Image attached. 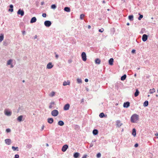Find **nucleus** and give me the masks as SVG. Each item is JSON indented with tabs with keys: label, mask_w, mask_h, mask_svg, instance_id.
<instances>
[{
	"label": "nucleus",
	"mask_w": 158,
	"mask_h": 158,
	"mask_svg": "<svg viewBox=\"0 0 158 158\" xmlns=\"http://www.w3.org/2000/svg\"><path fill=\"white\" fill-rule=\"evenodd\" d=\"M139 115L136 114H133L131 117V121L132 123H135L138 120Z\"/></svg>",
	"instance_id": "f257e3e1"
},
{
	"label": "nucleus",
	"mask_w": 158,
	"mask_h": 158,
	"mask_svg": "<svg viewBox=\"0 0 158 158\" xmlns=\"http://www.w3.org/2000/svg\"><path fill=\"white\" fill-rule=\"evenodd\" d=\"M58 114V111L56 110H53L51 112L52 115L54 117L57 116Z\"/></svg>",
	"instance_id": "f03ea898"
},
{
	"label": "nucleus",
	"mask_w": 158,
	"mask_h": 158,
	"mask_svg": "<svg viewBox=\"0 0 158 158\" xmlns=\"http://www.w3.org/2000/svg\"><path fill=\"white\" fill-rule=\"evenodd\" d=\"M81 58L82 60L84 61H86L87 60L86 55L85 53L83 52L81 54Z\"/></svg>",
	"instance_id": "7ed1b4c3"
},
{
	"label": "nucleus",
	"mask_w": 158,
	"mask_h": 158,
	"mask_svg": "<svg viewBox=\"0 0 158 158\" xmlns=\"http://www.w3.org/2000/svg\"><path fill=\"white\" fill-rule=\"evenodd\" d=\"M51 24L52 23L50 21L46 20L44 22V24L45 26L47 27H49L51 25Z\"/></svg>",
	"instance_id": "20e7f679"
},
{
	"label": "nucleus",
	"mask_w": 158,
	"mask_h": 158,
	"mask_svg": "<svg viewBox=\"0 0 158 158\" xmlns=\"http://www.w3.org/2000/svg\"><path fill=\"white\" fill-rule=\"evenodd\" d=\"M24 12L23 10L19 9L17 11V14L20 15L21 16H23L24 15Z\"/></svg>",
	"instance_id": "39448f33"
},
{
	"label": "nucleus",
	"mask_w": 158,
	"mask_h": 158,
	"mask_svg": "<svg viewBox=\"0 0 158 158\" xmlns=\"http://www.w3.org/2000/svg\"><path fill=\"white\" fill-rule=\"evenodd\" d=\"M116 126L117 127H120L122 125L123 123H121V121L119 120H117L116 121Z\"/></svg>",
	"instance_id": "423d86ee"
},
{
	"label": "nucleus",
	"mask_w": 158,
	"mask_h": 158,
	"mask_svg": "<svg viewBox=\"0 0 158 158\" xmlns=\"http://www.w3.org/2000/svg\"><path fill=\"white\" fill-rule=\"evenodd\" d=\"M68 148V146L67 144H65L63 146L61 150L63 152H65Z\"/></svg>",
	"instance_id": "0eeeda50"
},
{
	"label": "nucleus",
	"mask_w": 158,
	"mask_h": 158,
	"mask_svg": "<svg viewBox=\"0 0 158 158\" xmlns=\"http://www.w3.org/2000/svg\"><path fill=\"white\" fill-rule=\"evenodd\" d=\"M70 107V105L67 103L65 104L64 107V110H68L69 109Z\"/></svg>",
	"instance_id": "6e6552de"
},
{
	"label": "nucleus",
	"mask_w": 158,
	"mask_h": 158,
	"mask_svg": "<svg viewBox=\"0 0 158 158\" xmlns=\"http://www.w3.org/2000/svg\"><path fill=\"white\" fill-rule=\"evenodd\" d=\"M148 35L146 34H143L142 36V39L143 42L146 41L148 39Z\"/></svg>",
	"instance_id": "1a4fd4ad"
},
{
	"label": "nucleus",
	"mask_w": 158,
	"mask_h": 158,
	"mask_svg": "<svg viewBox=\"0 0 158 158\" xmlns=\"http://www.w3.org/2000/svg\"><path fill=\"white\" fill-rule=\"evenodd\" d=\"M53 66V65L52 64L51 62L49 63L47 65V68L48 69H51Z\"/></svg>",
	"instance_id": "9d476101"
},
{
	"label": "nucleus",
	"mask_w": 158,
	"mask_h": 158,
	"mask_svg": "<svg viewBox=\"0 0 158 158\" xmlns=\"http://www.w3.org/2000/svg\"><path fill=\"white\" fill-rule=\"evenodd\" d=\"M130 104L129 102H126L124 103L123 106L124 107L127 108L130 106Z\"/></svg>",
	"instance_id": "9b49d317"
},
{
	"label": "nucleus",
	"mask_w": 158,
	"mask_h": 158,
	"mask_svg": "<svg viewBox=\"0 0 158 158\" xmlns=\"http://www.w3.org/2000/svg\"><path fill=\"white\" fill-rule=\"evenodd\" d=\"M80 153L77 152H76L73 154V156L74 158H78L80 156Z\"/></svg>",
	"instance_id": "f8f14e48"
},
{
	"label": "nucleus",
	"mask_w": 158,
	"mask_h": 158,
	"mask_svg": "<svg viewBox=\"0 0 158 158\" xmlns=\"http://www.w3.org/2000/svg\"><path fill=\"white\" fill-rule=\"evenodd\" d=\"M11 142V140L10 139H6L5 140V143L8 145H10Z\"/></svg>",
	"instance_id": "ddd939ff"
},
{
	"label": "nucleus",
	"mask_w": 158,
	"mask_h": 158,
	"mask_svg": "<svg viewBox=\"0 0 158 158\" xmlns=\"http://www.w3.org/2000/svg\"><path fill=\"white\" fill-rule=\"evenodd\" d=\"M36 20H37V19H36V17H32L31 19L30 22L31 23H34L36 22Z\"/></svg>",
	"instance_id": "4468645a"
},
{
	"label": "nucleus",
	"mask_w": 158,
	"mask_h": 158,
	"mask_svg": "<svg viewBox=\"0 0 158 158\" xmlns=\"http://www.w3.org/2000/svg\"><path fill=\"white\" fill-rule=\"evenodd\" d=\"M47 120L48 123L50 124L52 123L54 121L52 118H48Z\"/></svg>",
	"instance_id": "2eb2a0df"
},
{
	"label": "nucleus",
	"mask_w": 158,
	"mask_h": 158,
	"mask_svg": "<svg viewBox=\"0 0 158 158\" xmlns=\"http://www.w3.org/2000/svg\"><path fill=\"white\" fill-rule=\"evenodd\" d=\"M70 82L68 80L67 81H64L63 83V85L64 86H66L67 85H69Z\"/></svg>",
	"instance_id": "dca6fc26"
},
{
	"label": "nucleus",
	"mask_w": 158,
	"mask_h": 158,
	"mask_svg": "<svg viewBox=\"0 0 158 158\" xmlns=\"http://www.w3.org/2000/svg\"><path fill=\"white\" fill-rule=\"evenodd\" d=\"M99 116L101 118H102L103 117H107V115H105L103 113H101L99 115Z\"/></svg>",
	"instance_id": "f3484780"
},
{
	"label": "nucleus",
	"mask_w": 158,
	"mask_h": 158,
	"mask_svg": "<svg viewBox=\"0 0 158 158\" xmlns=\"http://www.w3.org/2000/svg\"><path fill=\"white\" fill-rule=\"evenodd\" d=\"M23 117V115H20L17 118V120L19 122H21L22 121V118Z\"/></svg>",
	"instance_id": "a211bd4d"
},
{
	"label": "nucleus",
	"mask_w": 158,
	"mask_h": 158,
	"mask_svg": "<svg viewBox=\"0 0 158 158\" xmlns=\"http://www.w3.org/2000/svg\"><path fill=\"white\" fill-rule=\"evenodd\" d=\"M114 59L113 58H111L109 59V65H113Z\"/></svg>",
	"instance_id": "6ab92c4d"
},
{
	"label": "nucleus",
	"mask_w": 158,
	"mask_h": 158,
	"mask_svg": "<svg viewBox=\"0 0 158 158\" xmlns=\"http://www.w3.org/2000/svg\"><path fill=\"white\" fill-rule=\"evenodd\" d=\"M10 8L9 9L8 11H10L11 12H12L13 11V6L12 4H10Z\"/></svg>",
	"instance_id": "aec40b11"
},
{
	"label": "nucleus",
	"mask_w": 158,
	"mask_h": 158,
	"mask_svg": "<svg viewBox=\"0 0 158 158\" xmlns=\"http://www.w3.org/2000/svg\"><path fill=\"white\" fill-rule=\"evenodd\" d=\"M58 124L60 126H62L64 125V122L61 120H60L58 121Z\"/></svg>",
	"instance_id": "412c9836"
},
{
	"label": "nucleus",
	"mask_w": 158,
	"mask_h": 158,
	"mask_svg": "<svg viewBox=\"0 0 158 158\" xmlns=\"http://www.w3.org/2000/svg\"><path fill=\"white\" fill-rule=\"evenodd\" d=\"M101 62V60L97 58L95 60V63L96 64H100Z\"/></svg>",
	"instance_id": "4be33fe9"
},
{
	"label": "nucleus",
	"mask_w": 158,
	"mask_h": 158,
	"mask_svg": "<svg viewBox=\"0 0 158 158\" xmlns=\"http://www.w3.org/2000/svg\"><path fill=\"white\" fill-rule=\"evenodd\" d=\"M55 105V102H51L50 104V105L49 106V108L50 109H51L53 106Z\"/></svg>",
	"instance_id": "5701e85b"
},
{
	"label": "nucleus",
	"mask_w": 158,
	"mask_h": 158,
	"mask_svg": "<svg viewBox=\"0 0 158 158\" xmlns=\"http://www.w3.org/2000/svg\"><path fill=\"white\" fill-rule=\"evenodd\" d=\"M64 10L65 11L67 12H69L70 11V8L68 7H65Z\"/></svg>",
	"instance_id": "b1692460"
},
{
	"label": "nucleus",
	"mask_w": 158,
	"mask_h": 158,
	"mask_svg": "<svg viewBox=\"0 0 158 158\" xmlns=\"http://www.w3.org/2000/svg\"><path fill=\"white\" fill-rule=\"evenodd\" d=\"M98 130L97 129H94L93 131V133L94 135H96L98 134Z\"/></svg>",
	"instance_id": "393cba45"
},
{
	"label": "nucleus",
	"mask_w": 158,
	"mask_h": 158,
	"mask_svg": "<svg viewBox=\"0 0 158 158\" xmlns=\"http://www.w3.org/2000/svg\"><path fill=\"white\" fill-rule=\"evenodd\" d=\"M139 94V90H138V89H136V91L134 94V96L135 97H137V96H138Z\"/></svg>",
	"instance_id": "a878e982"
},
{
	"label": "nucleus",
	"mask_w": 158,
	"mask_h": 158,
	"mask_svg": "<svg viewBox=\"0 0 158 158\" xmlns=\"http://www.w3.org/2000/svg\"><path fill=\"white\" fill-rule=\"evenodd\" d=\"M5 114L6 115L8 116H10L11 114V113L10 111H6Z\"/></svg>",
	"instance_id": "bb28decb"
},
{
	"label": "nucleus",
	"mask_w": 158,
	"mask_h": 158,
	"mask_svg": "<svg viewBox=\"0 0 158 158\" xmlns=\"http://www.w3.org/2000/svg\"><path fill=\"white\" fill-rule=\"evenodd\" d=\"M132 135L134 136H135L136 135V130L134 128L132 130Z\"/></svg>",
	"instance_id": "cd10ccee"
},
{
	"label": "nucleus",
	"mask_w": 158,
	"mask_h": 158,
	"mask_svg": "<svg viewBox=\"0 0 158 158\" xmlns=\"http://www.w3.org/2000/svg\"><path fill=\"white\" fill-rule=\"evenodd\" d=\"M12 149L14 151H19V148L18 147H15L14 146H12Z\"/></svg>",
	"instance_id": "c85d7f7f"
},
{
	"label": "nucleus",
	"mask_w": 158,
	"mask_h": 158,
	"mask_svg": "<svg viewBox=\"0 0 158 158\" xmlns=\"http://www.w3.org/2000/svg\"><path fill=\"white\" fill-rule=\"evenodd\" d=\"M128 19L130 21H133L134 19L133 15H129L128 16Z\"/></svg>",
	"instance_id": "c756f323"
},
{
	"label": "nucleus",
	"mask_w": 158,
	"mask_h": 158,
	"mask_svg": "<svg viewBox=\"0 0 158 158\" xmlns=\"http://www.w3.org/2000/svg\"><path fill=\"white\" fill-rule=\"evenodd\" d=\"M127 77V76L126 74H124L122 76L121 78V80L122 81H123L125 80L126 78Z\"/></svg>",
	"instance_id": "7c9ffc66"
},
{
	"label": "nucleus",
	"mask_w": 158,
	"mask_h": 158,
	"mask_svg": "<svg viewBox=\"0 0 158 158\" xmlns=\"http://www.w3.org/2000/svg\"><path fill=\"white\" fill-rule=\"evenodd\" d=\"M148 105V101H146L144 102L143 103V105L144 106L146 107Z\"/></svg>",
	"instance_id": "2f4dec72"
},
{
	"label": "nucleus",
	"mask_w": 158,
	"mask_h": 158,
	"mask_svg": "<svg viewBox=\"0 0 158 158\" xmlns=\"http://www.w3.org/2000/svg\"><path fill=\"white\" fill-rule=\"evenodd\" d=\"M12 61V60L11 59L7 61V65H10L11 64Z\"/></svg>",
	"instance_id": "473e14b6"
},
{
	"label": "nucleus",
	"mask_w": 158,
	"mask_h": 158,
	"mask_svg": "<svg viewBox=\"0 0 158 158\" xmlns=\"http://www.w3.org/2000/svg\"><path fill=\"white\" fill-rule=\"evenodd\" d=\"M155 89L154 88H153L152 89H150L149 92L151 94H152L155 92Z\"/></svg>",
	"instance_id": "72a5a7b5"
},
{
	"label": "nucleus",
	"mask_w": 158,
	"mask_h": 158,
	"mask_svg": "<svg viewBox=\"0 0 158 158\" xmlns=\"http://www.w3.org/2000/svg\"><path fill=\"white\" fill-rule=\"evenodd\" d=\"M4 39V36L2 35H0V42H2L3 40Z\"/></svg>",
	"instance_id": "f704fd0d"
},
{
	"label": "nucleus",
	"mask_w": 158,
	"mask_h": 158,
	"mask_svg": "<svg viewBox=\"0 0 158 158\" xmlns=\"http://www.w3.org/2000/svg\"><path fill=\"white\" fill-rule=\"evenodd\" d=\"M77 82L78 83H82V80L81 79L77 78Z\"/></svg>",
	"instance_id": "c9c22d12"
},
{
	"label": "nucleus",
	"mask_w": 158,
	"mask_h": 158,
	"mask_svg": "<svg viewBox=\"0 0 158 158\" xmlns=\"http://www.w3.org/2000/svg\"><path fill=\"white\" fill-rule=\"evenodd\" d=\"M32 147V145L30 144H28L26 146V148L29 149L31 148Z\"/></svg>",
	"instance_id": "e433bc0d"
},
{
	"label": "nucleus",
	"mask_w": 158,
	"mask_h": 158,
	"mask_svg": "<svg viewBox=\"0 0 158 158\" xmlns=\"http://www.w3.org/2000/svg\"><path fill=\"white\" fill-rule=\"evenodd\" d=\"M56 7V6L55 4H52L51 6V8L52 9H55Z\"/></svg>",
	"instance_id": "4c0bfd02"
},
{
	"label": "nucleus",
	"mask_w": 158,
	"mask_h": 158,
	"mask_svg": "<svg viewBox=\"0 0 158 158\" xmlns=\"http://www.w3.org/2000/svg\"><path fill=\"white\" fill-rule=\"evenodd\" d=\"M139 17L138 19L139 20H140L141 19L143 18V15H140V14L139 13Z\"/></svg>",
	"instance_id": "58836bf2"
},
{
	"label": "nucleus",
	"mask_w": 158,
	"mask_h": 158,
	"mask_svg": "<svg viewBox=\"0 0 158 158\" xmlns=\"http://www.w3.org/2000/svg\"><path fill=\"white\" fill-rule=\"evenodd\" d=\"M85 15L83 14H81L80 15V19L81 20L83 19V18L84 17Z\"/></svg>",
	"instance_id": "ea45409f"
},
{
	"label": "nucleus",
	"mask_w": 158,
	"mask_h": 158,
	"mask_svg": "<svg viewBox=\"0 0 158 158\" xmlns=\"http://www.w3.org/2000/svg\"><path fill=\"white\" fill-rule=\"evenodd\" d=\"M97 157L98 158H99L101 157V154H100V153H98L97 155Z\"/></svg>",
	"instance_id": "a19ab883"
},
{
	"label": "nucleus",
	"mask_w": 158,
	"mask_h": 158,
	"mask_svg": "<svg viewBox=\"0 0 158 158\" xmlns=\"http://www.w3.org/2000/svg\"><path fill=\"white\" fill-rule=\"evenodd\" d=\"M6 131L7 133L10 132L11 131V130L10 128H7L6 129Z\"/></svg>",
	"instance_id": "79ce46f5"
},
{
	"label": "nucleus",
	"mask_w": 158,
	"mask_h": 158,
	"mask_svg": "<svg viewBox=\"0 0 158 158\" xmlns=\"http://www.w3.org/2000/svg\"><path fill=\"white\" fill-rule=\"evenodd\" d=\"M98 31L99 32H102L104 31V29L103 28H102L101 29H99Z\"/></svg>",
	"instance_id": "37998d69"
},
{
	"label": "nucleus",
	"mask_w": 158,
	"mask_h": 158,
	"mask_svg": "<svg viewBox=\"0 0 158 158\" xmlns=\"http://www.w3.org/2000/svg\"><path fill=\"white\" fill-rule=\"evenodd\" d=\"M42 16L43 17H46V14L45 13H43Z\"/></svg>",
	"instance_id": "c03bdc74"
},
{
	"label": "nucleus",
	"mask_w": 158,
	"mask_h": 158,
	"mask_svg": "<svg viewBox=\"0 0 158 158\" xmlns=\"http://www.w3.org/2000/svg\"><path fill=\"white\" fill-rule=\"evenodd\" d=\"M19 156L18 154H16L15 156V157L14 158H19Z\"/></svg>",
	"instance_id": "a18cd8bd"
},
{
	"label": "nucleus",
	"mask_w": 158,
	"mask_h": 158,
	"mask_svg": "<svg viewBox=\"0 0 158 158\" xmlns=\"http://www.w3.org/2000/svg\"><path fill=\"white\" fill-rule=\"evenodd\" d=\"M55 54H56L55 57L56 59H57L59 57V56L57 54H56V52H55Z\"/></svg>",
	"instance_id": "49530a36"
},
{
	"label": "nucleus",
	"mask_w": 158,
	"mask_h": 158,
	"mask_svg": "<svg viewBox=\"0 0 158 158\" xmlns=\"http://www.w3.org/2000/svg\"><path fill=\"white\" fill-rule=\"evenodd\" d=\"M55 94V92H52V93H51V96H54Z\"/></svg>",
	"instance_id": "de8ad7c7"
},
{
	"label": "nucleus",
	"mask_w": 158,
	"mask_h": 158,
	"mask_svg": "<svg viewBox=\"0 0 158 158\" xmlns=\"http://www.w3.org/2000/svg\"><path fill=\"white\" fill-rule=\"evenodd\" d=\"M138 146V144L137 143H136L134 145V147L135 148H136Z\"/></svg>",
	"instance_id": "09e8293b"
},
{
	"label": "nucleus",
	"mask_w": 158,
	"mask_h": 158,
	"mask_svg": "<svg viewBox=\"0 0 158 158\" xmlns=\"http://www.w3.org/2000/svg\"><path fill=\"white\" fill-rule=\"evenodd\" d=\"M87 155H84L82 158H86Z\"/></svg>",
	"instance_id": "8fccbe9b"
},
{
	"label": "nucleus",
	"mask_w": 158,
	"mask_h": 158,
	"mask_svg": "<svg viewBox=\"0 0 158 158\" xmlns=\"http://www.w3.org/2000/svg\"><path fill=\"white\" fill-rule=\"evenodd\" d=\"M135 49H133L131 51L132 53H134L135 52Z\"/></svg>",
	"instance_id": "3c124183"
},
{
	"label": "nucleus",
	"mask_w": 158,
	"mask_h": 158,
	"mask_svg": "<svg viewBox=\"0 0 158 158\" xmlns=\"http://www.w3.org/2000/svg\"><path fill=\"white\" fill-rule=\"evenodd\" d=\"M44 125H43V126H42V127H41V131H42V130H44Z\"/></svg>",
	"instance_id": "603ef678"
},
{
	"label": "nucleus",
	"mask_w": 158,
	"mask_h": 158,
	"mask_svg": "<svg viewBox=\"0 0 158 158\" xmlns=\"http://www.w3.org/2000/svg\"><path fill=\"white\" fill-rule=\"evenodd\" d=\"M93 146V144L92 143H91L90 145V147H92Z\"/></svg>",
	"instance_id": "864d4df0"
},
{
	"label": "nucleus",
	"mask_w": 158,
	"mask_h": 158,
	"mask_svg": "<svg viewBox=\"0 0 158 158\" xmlns=\"http://www.w3.org/2000/svg\"><path fill=\"white\" fill-rule=\"evenodd\" d=\"M72 62V60H69L68 61V62L69 63H71Z\"/></svg>",
	"instance_id": "5fc2aeb1"
},
{
	"label": "nucleus",
	"mask_w": 158,
	"mask_h": 158,
	"mask_svg": "<svg viewBox=\"0 0 158 158\" xmlns=\"http://www.w3.org/2000/svg\"><path fill=\"white\" fill-rule=\"evenodd\" d=\"M85 82H88V79L86 78L85 79Z\"/></svg>",
	"instance_id": "6e6d98bb"
},
{
	"label": "nucleus",
	"mask_w": 158,
	"mask_h": 158,
	"mask_svg": "<svg viewBox=\"0 0 158 158\" xmlns=\"http://www.w3.org/2000/svg\"><path fill=\"white\" fill-rule=\"evenodd\" d=\"M87 28L88 29H89L91 28V26L90 25L88 26Z\"/></svg>",
	"instance_id": "4d7b16f0"
},
{
	"label": "nucleus",
	"mask_w": 158,
	"mask_h": 158,
	"mask_svg": "<svg viewBox=\"0 0 158 158\" xmlns=\"http://www.w3.org/2000/svg\"><path fill=\"white\" fill-rule=\"evenodd\" d=\"M155 135L156 136H157V138H158V133H156L155 134Z\"/></svg>",
	"instance_id": "13d9d810"
},
{
	"label": "nucleus",
	"mask_w": 158,
	"mask_h": 158,
	"mask_svg": "<svg viewBox=\"0 0 158 158\" xmlns=\"http://www.w3.org/2000/svg\"><path fill=\"white\" fill-rule=\"evenodd\" d=\"M44 4V2H43H43H41V5H43Z\"/></svg>",
	"instance_id": "bf43d9fd"
},
{
	"label": "nucleus",
	"mask_w": 158,
	"mask_h": 158,
	"mask_svg": "<svg viewBox=\"0 0 158 158\" xmlns=\"http://www.w3.org/2000/svg\"><path fill=\"white\" fill-rule=\"evenodd\" d=\"M84 101V99L83 98H82V99H81V102H83Z\"/></svg>",
	"instance_id": "052dcab7"
},
{
	"label": "nucleus",
	"mask_w": 158,
	"mask_h": 158,
	"mask_svg": "<svg viewBox=\"0 0 158 158\" xmlns=\"http://www.w3.org/2000/svg\"><path fill=\"white\" fill-rule=\"evenodd\" d=\"M25 34V31H23V34Z\"/></svg>",
	"instance_id": "680f3d73"
},
{
	"label": "nucleus",
	"mask_w": 158,
	"mask_h": 158,
	"mask_svg": "<svg viewBox=\"0 0 158 158\" xmlns=\"http://www.w3.org/2000/svg\"><path fill=\"white\" fill-rule=\"evenodd\" d=\"M37 38V35H35V36H34V39H36Z\"/></svg>",
	"instance_id": "e2e57ef3"
},
{
	"label": "nucleus",
	"mask_w": 158,
	"mask_h": 158,
	"mask_svg": "<svg viewBox=\"0 0 158 158\" xmlns=\"http://www.w3.org/2000/svg\"><path fill=\"white\" fill-rule=\"evenodd\" d=\"M106 2L105 1V0H103L102 1V3H105Z\"/></svg>",
	"instance_id": "0e129e2a"
},
{
	"label": "nucleus",
	"mask_w": 158,
	"mask_h": 158,
	"mask_svg": "<svg viewBox=\"0 0 158 158\" xmlns=\"http://www.w3.org/2000/svg\"><path fill=\"white\" fill-rule=\"evenodd\" d=\"M10 65H11V68H13V65L12 64H10Z\"/></svg>",
	"instance_id": "69168bd1"
},
{
	"label": "nucleus",
	"mask_w": 158,
	"mask_h": 158,
	"mask_svg": "<svg viewBox=\"0 0 158 158\" xmlns=\"http://www.w3.org/2000/svg\"><path fill=\"white\" fill-rule=\"evenodd\" d=\"M96 141V140H92V142H95Z\"/></svg>",
	"instance_id": "338daca9"
},
{
	"label": "nucleus",
	"mask_w": 158,
	"mask_h": 158,
	"mask_svg": "<svg viewBox=\"0 0 158 158\" xmlns=\"http://www.w3.org/2000/svg\"><path fill=\"white\" fill-rule=\"evenodd\" d=\"M127 25L128 26L129 25H130V24L129 23H127Z\"/></svg>",
	"instance_id": "774afa93"
}]
</instances>
